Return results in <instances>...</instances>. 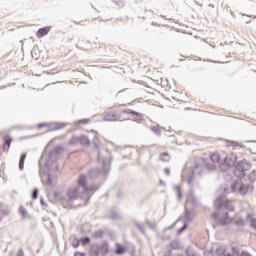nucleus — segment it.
Listing matches in <instances>:
<instances>
[{
	"mask_svg": "<svg viewBox=\"0 0 256 256\" xmlns=\"http://www.w3.org/2000/svg\"><path fill=\"white\" fill-rule=\"evenodd\" d=\"M96 191H99V185H93L91 188H87V176H85V174H81L78 178V186L68 189V198L57 192H54V197L57 201H60V203L68 205L70 209H75L77 207H81V203H75V201H79V199H81L87 203Z\"/></svg>",
	"mask_w": 256,
	"mask_h": 256,
	"instance_id": "nucleus-1",
	"label": "nucleus"
},
{
	"mask_svg": "<svg viewBox=\"0 0 256 256\" xmlns=\"http://www.w3.org/2000/svg\"><path fill=\"white\" fill-rule=\"evenodd\" d=\"M103 169H92L88 172V177L91 179V181H97V184H92L90 187H87V189H91L93 185L96 187L99 186V189L101 188V185H103V182L105 179H107V173H109V169L107 168V162L104 160L102 162Z\"/></svg>",
	"mask_w": 256,
	"mask_h": 256,
	"instance_id": "nucleus-2",
	"label": "nucleus"
},
{
	"mask_svg": "<svg viewBox=\"0 0 256 256\" xmlns=\"http://www.w3.org/2000/svg\"><path fill=\"white\" fill-rule=\"evenodd\" d=\"M241 179L242 178H239L238 180L232 182L231 191L232 193H239V195L245 197L247 193H253L255 186H253L252 184H245Z\"/></svg>",
	"mask_w": 256,
	"mask_h": 256,
	"instance_id": "nucleus-3",
	"label": "nucleus"
},
{
	"mask_svg": "<svg viewBox=\"0 0 256 256\" xmlns=\"http://www.w3.org/2000/svg\"><path fill=\"white\" fill-rule=\"evenodd\" d=\"M251 167H253V165L247 159L238 160L234 166L233 174L238 179H244L247 175V171H250Z\"/></svg>",
	"mask_w": 256,
	"mask_h": 256,
	"instance_id": "nucleus-4",
	"label": "nucleus"
},
{
	"mask_svg": "<svg viewBox=\"0 0 256 256\" xmlns=\"http://www.w3.org/2000/svg\"><path fill=\"white\" fill-rule=\"evenodd\" d=\"M214 207L218 209V211H229L230 213H233L235 211V207L231 203V201L227 200V196L224 194H220L216 200L214 201Z\"/></svg>",
	"mask_w": 256,
	"mask_h": 256,
	"instance_id": "nucleus-5",
	"label": "nucleus"
},
{
	"mask_svg": "<svg viewBox=\"0 0 256 256\" xmlns=\"http://www.w3.org/2000/svg\"><path fill=\"white\" fill-rule=\"evenodd\" d=\"M62 151L63 147L61 146H56L53 150L49 151L48 158L45 162V167H47V169H51V167H57V157Z\"/></svg>",
	"mask_w": 256,
	"mask_h": 256,
	"instance_id": "nucleus-6",
	"label": "nucleus"
},
{
	"mask_svg": "<svg viewBox=\"0 0 256 256\" xmlns=\"http://www.w3.org/2000/svg\"><path fill=\"white\" fill-rule=\"evenodd\" d=\"M109 253V243L102 242L101 245L99 244H92L90 247V256H105Z\"/></svg>",
	"mask_w": 256,
	"mask_h": 256,
	"instance_id": "nucleus-7",
	"label": "nucleus"
},
{
	"mask_svg": "<svg viewBox=\"0 0 256 256\" xmlns=\"http://www.w3.org/2000/svg\"><path fill=\"white\" fill-rule=\"evenodd\" d=\"M212 219L214 221H217L215 224H212L213 229H217V225L226 227V225H229L233 221V219L229 217V212H225L224 216L220 218H219V212H214L212 214Z\"/></svg>",
	"mask_w": 256,
	"mask_h": 256,
	"instance_id": "nucleus-8",
	"label": "nucleus"
},
{
	"mask_svg": "<svg viewBox=\"0 0 256 256\" xmlns=\"http://www.w3.org/2000/svg\"><path fill=\"white\" fill-rule=\"evenodd\" d=\"M77 143H79L80 145H83L84 147H89V145H91V141L89 140V137L85 135L72 136V138L69 140V145H77Z\"/></svg>",
	"mask_w": 256,
	"mask_h": 256,
	"instance_id": "nucleus-9",
	"label": "nucleus"
},
{
	"mask_svg": "<svg viewBox=\"0 0 256 256\" xmlns=\"http://www.w3.org/2000/svg\"><path fill=\"white\" fill-rule=\"evenodd\" d=\"M238 157L235 154L226 155L221 163V167H226L227 169H231V167H235L237 165Z\"/></svg>",
	"mask_w": 256,
	"mask_h": 256,
	"instance_id": "nucleus-10",
	"label": "nucleus"
},
{
	"mask_svg": "<svg viewBox=\"0 0 256 256\" xmlns=\"http://www.w3.org/2000/svg\"><path fill=\"white\" fill-rule=\"evenodd\" d=\"M195 215L196 212L195 210H189L187 208H185V221L186 223H191V221H193V219H195Z\"/></svg>",
	"mask_w": 256,
	"mask_h": 256,
	"instance_id": "nucleus-11",
	"label": "nucleus"
},
{
	"mask_svg": "<svg viewBox=\"0 0 256 256\" xmlns=\"http://www.w3.org/2000/svg\"><path fill=\"white\" fill-rule=\"evenodd\" d=\"M195 169H199L198 163H195L194 167L191 168L190 170V174L188 175V178H187L188 185H193V181L195 179Z\"/></svg>",
	"mask_w": 256,
	"mask_h": 256,
	"instance_id": "nucleus-12",
	"label": "nucleus"
},
{
	"mask_svg": "<svg viewBox=\"0 0 256 256\" xmlns=\"http://www.w3.org/2000/svg\"><path fill=\"white\" fill-rule=\"evenodd\" d=\"M11 143H13V138L9 135L4 136L3 138V149L4 151H9L11 147Z\"/></svg>",
	"mask_w": 256,
	"mask_h": 256,
	"instance_id": "nucleus-13",
	"label": "nucleus"
},
{
	"mask_svg": "<svg viewBox=\"0 0 256 256\" xmlns=\"http://www.w3.org/2000/svg\"><path fill=\"white\" fill-rule=\"evenodd\" d=\"M104 119L106 120V121H119V118H118V115H117V113H115V112H108L106 115H105V117H104Z\"/></svg>",
	"mask_w": 256,
	"mask_h": 256,
	"instance_id": "nucleus-14",
	"label": "nucleus"
},
{
	"mask_svg": "<svg viewBox=\"0 0 256 256\" xmlns=\"http://www.w3.org/2000/svg\"><path fill=\"white\" fill-rule=\"evenodd\" d=\"M49 31H51V27L40 28L37 31V37L41 39V37H45V35H47Z\"/></svg>",
	"mask_w": 256,
	"mask_h": 256,
	"instance_id": "nucleus-15",
	"label": "nucleus"
},
{
	"mask_svg": "<svg viewBox=\"0 0 256 256\" xmlns=\"http://www.w3.org/2000/svg\"><path fill=\"white\" fill-rule=\"evenodd\" d=\"M126 251H127V248H125L123 244L116 243V250H115L116 255H125Z\"/></svg>",
	"mask_w": 256,
	"mask_h": 256,
	"instance_id": "nucleus-16",
	"label": "nucleus"
},
{
	"mask_svg": "<svg viewBox=\"0 0 256 256\" xmlns=\"http://www.w3.org/2000/svg\"><path fill=\"white\" fill-rule=\"evenodd\" d=\"M241 248L237 246L231 247V253H227L225 256H241Z\"/></svg>",
	"mask_w": 256,
	"mask_h": 256,
	"instance_id": "nucleus-17",
	"label": "nucleus"
},
{
	"mask_svg": "<svg viewBox=\"0 0 256 256\" xmlns=\"http://www.w3.org/2000/svg\"><path fill=\"white\" fill-rule=\"evenodd\" d=\"M226 147H240V149H247V146L235 141H227Z\"/></svg>",
	"mask_w": 256,
	"mask_h": 256,
	"instance_id": "nucleus-18",
	"label": "nucleus"
},
{
	"mask_svg": "<svg viewBox=\"0 0 256 256\" xmlns=\"http://www.w3.org/2000/svg\"><path fill=\"white\" fill-rule=\"evenodd\" d=\"M247 179L249 181V185H253V183H255L256 181V170H252L248 175H247Z\"/></svg>",
	"mask_w": 256,
	"mask_h": 256,
	"instance_id": "nucleus-19",
	"label": "nucleus"
},
{
	"mask_svg": "<svg viewBox=\"0 0 256 256\" xmlns=\"http://www.w3.org/2000/svg\"><path fill=\"white\" fill-rule=\"evenodd\" d=\"M25 159H27V154H21L20 160H19V170L23 171L25 169Z\"/></svg>",
	"mask_w": 256,
	"mask_h": 256,
	"instance_id": "nucleus-20",
	"label": "nucleus"
},
{
	"mask_svg": "<svg viewBox=\"0 0 256 256\" xmlns=\"http://www.w3.org/2000/svg\"><path fill=\"white\" fill-rule=\"evenodd\" d=\"M19 213L20 215H22L23 219H30V215L29 212L27 211V209H25V207L20 206L19 207Z\"/></svg>",
	"mask_w": 256,
	"mask_h": 256,
	"instance_id": "nucleus-21",
	"label": "nucleus"
},
{
	"mask_svg": "<svg viewBox=\"0 0 256 256\" xmlns=\"http://www.w3.org/2000/svg\"><path fill=\"white\" fill-rule=\"evenodd\" d=\"M210 160L212 163H219V161H221V155H219V153L212 154Z\"/></svg>",
	"mask_w": 256,
	"mask_h": 256,
	"instance_id": "nucleus-22",
	"label": "nucleus"
},
{
	"mask_svg": "<svg viewBox=\"0 0 256 256\" xmlns=\"http://www.w3.org/2000/svg\"><path fill=\"white\" fill-rule=\"evenodd\" d=\"M71 245L74 249H77L79 245H81V240L77 239V237H74L72 239Z\"/></svg>",
	"mask_w": 256,
	"mask_h": 256,
	"instance_id": "nucleus-23",
	"label": "nucleus"
},
{
	"mask_svg": "<svg viewBox=\"0 0 256 256\" xmlns=\"http://www.w3.org/2000/svg\"><path fill=\"white\" fill-rule=\"evenodd\" d=\"M134 121H136V123L143 121V114L136 111L134 114Z\"/></svg>",
	"mask_w": 256,
	"mask_h": 256,
	"instance_id": "nucleus-24",
	"label": "nucleus"
},
{
	"mask_svg": "<svg viewBox=\"0 0 256 256\" xmlns=\"http://www.w3.org/2000/svg\"><path fill=\"white\" fill-rule=\"evenodd\" d=\"M65 127V123H55L54 127H52V131H59V129H63Z\"/></svg>",
	"mask_w": 256,
	"mask_h": 256,
	"instance_id": "nucleus-25",
	"label": "nucleus"
},
{
	"mask_svg": "<svg viewBox=\"0 0 256 256\" xmlns=\"http://www.w3.org/2000/svg\"><path fill=\"white\" fill-rule=\"evenodd\" d=\"M215 255L217 256H222V255H227L225 254V248L219 246L216 250H215Z\"/></svg>",
	"mask_w": 256,
	"mask_h": 256,
	"instance_id": "nucleus-26",
	"label": "nucleus"
},
{
	"mask_svg": "<svg viewBox=\"0 0 256 256\" xmlns=\"http://www.w3.org/2000/svg\"><path fill=\"white\" fill-rule=\"evenodd\" d=\"M80 243L84 246L89 245V243H91V238L89 236L82 237L80 238Z\"/></svg>",
	"mask_w": 256,
	"mask_h": 256,
	"instance_id": "nucleus-27",
	"label": "nucleus"
},
{
	"mask_svg": "<svg viewBox=\"0 0 256 256\" xmlns=\"http://www.w3.org/2000/svg\"><path fill=\"white\" fill-rule=\"evenodd\" d=\"M104 231L103 230H97L94 234L93 237L94 239H101V237H103L104 235Z\"/></svg>",
	"mask_w": 256,
	"mask_h": 256,
	"instance_id": "nucleus-28",
	"label": "nucleus"
},
{
	"mask_svg": "<svg viewBox=\"0 0 256 256\" xmlns=\"http://www.w3.org/2000/svg\"><path fill=\"white\" fill-rule=\"evenodd\" d=\"M151 131L155 133L158 137H161V129H159L157 126H152Z\"/></svg>",
	"mask_w": 256,
	"mask_h": 256,
	"instance_id": "nucleus-29",
	"label": "nucleus"
},
{
	"mask_svg": "<svg viewBox=\"0 0 256 256\" xmlns=\"http://www.w3.org/2000/svg\"><path fill=\"white\" fill-rule=\"evenodd\" d=\"M187 227H189V224H187V222H184L183 226L178 229L177 235H181V233H183L187 229Z\"/></svg>",
	"mask_w": 256,
	"mask_h": 256,
	"instance_id": "nucleus-30",
	"label": "nucleus"
},
{
	"mask_svg": "<svg viewBox=\"0 0 256 256\" xmlns=\"http://www.w3.org/2000/svg\"><path fill=\"white\" fill-rule=\"evenodd\" d=\"M146 225H148L149 229H152V231H155V229H157V224L152 223L149 220H146Z\"/></svg>",
	"mask_w": 256,
	"mask_h": 256,
	"instance_id": "nucleus-31",
	"label": "nucleus"
},
{
	"mask_svg": "<svg viewBox=\"0 0 256 256\" xmlns=\"http://www.w3.org/2000/svg\"><path fill=\"white\" fill-rule=\"evenodd\" d=\"M165 157H169L168 152H163V153L160 154V161H163L164 163L169 161V159H165Z\"/></svg>",
	"mask_w": 256,
	"mask_h": 256,
	"instance_id": "nucleus-32",
	"label": "nucleus"
},
{
	"mask_svg": "<svg viewBox=\"0 0 256 256\" xmlns=\"http://www.w3.org/2000/svg\"><path fill=\"white\" fill-rule=\"evenodd\" d=\"M39 198V189L38 188H34L32 191V199H38Z\"/></svg>",
	"mask_w": 256,
	"mask_h": 256,
	"instance_id": "nucleus-33",
	"label": "nucleus"
},
{
	"mask_svg": "<svg viewBox=\"0 0 256 256\" xmlns=\"http://www.w3.org/2000/svg\"><path fill=\"white\" fill-rule=\"evenodd\" d=\"M235 225H236L237 227H245V221H243V219L240 218V219H238V220L235 221Z\"/></svg>",
	"mask_w": 256,
	"mask_h": 256,
	"instance_id": "nucleus-34",
	"label": "nucleus"
},
{
	"mask_svg": "<svg viewBox=\"0 0 256 256\" xmlns=\"http://www.w3.org/2000/svg\"><path fill=\"white\" fill-rule=\"evenodd\" d=\"M170 247H171V249H174V250L179 249V242L178 241H172L170 243Z\"/></svg>",
	"mask_w": 256,
	"mask_h": 256,
	"instance_id": "nucleus-35",
	"label": "nucleus"
},
{
	"mask_svg": "<svg viewBox=\"0 0 256 256\" xmlns=\"http://www.w3.org/2000/svg\"><path fill=\"white\" fill-rule=\"evenodd\" d=\"M135 110H131V109H124L122 110V113H125L126 115H135Z\"/></svg>",
	"mask_w": 256,
	"mask_h": 256,
	"instance_id": "nucleus-36",
	"label": "nucleus"
},
{
	"mask_svg": "<svg viewBox=\"0 0 256 256\" xmlns=\"http://www.w3.org/2000/svg\"><path fill=\"white\" fill-rule=\"evenodd\" d=\"M137 229H139V231H141V233H145V225L138 223L136 224Z\"/></svg>",
	"mask_w": 256,
	"mask_h": 256,
	"instance_id": "nucleus-37",
	"label": "nucleus"
},
{
	"mask_svg": "<svg viewBox=\"0 0 256 256\" xmlns=\"http://www.w3.org/2000/svg\"><path fill=\"white\" fill-rule=\"evenodd\" d=\"M87 123H89V119H87V118L80 119V120L78 121V124H79V125H87Z\"/></svg>",
	"mask_w": 256,
	"mask_h": 256,
	"instance_id": "nucleus-38",
	"label": "nucleus"
},
{
	"mask_svg": "<svg viewBox=\"0 0 256 256\" xmlns=\"http://www.w3.org/2000/svg\"><path fill=\"white\" fill-rule=\"evenodd\" d=\"M93 145H94L95 149H98V147H99V138L94 137Z\"/></svg>",
	"mask_w": 256,
	"mask_h": 256,
	"instance_id": "nucleus-39",
	"label": "nucleus"
},
{
	"mask_svg": "<svg viewBox=\"0 0 256 256\" xmlns=\"http://www.w3.org/2000/svg\"><path fill=\"white\" fill-rule=\"evenodd\" d=\"M251 227H252V229H255V231H256V218L251 220Z\"/></svg>",
	"mask_w": 256,
	"mask_h": 256,
	"instance_id": "nucleus-40",
	"label": "nucleus"
},
{
	"mask_svg": "<svg viewBox=\"0 0 256 256\" xmlns=\"http://www.w3.org/2000/svg\"><path fill=\"white\" fill-rule=\"evenodd\" d=\"M116 5H120L121 7H123V5H125V2L123 0H115Z\"/></svg>",
	"mask_w": 256,
	"mask_h": 256,
	"instance_id": "nucleus-41",
	"label": "nucleus"
},
{
	"mask_svg": "<svg viewBox=\"0 0 256 256\" xmlns=\"http://www.w3.org/2000/svg\"><path fill=\"white\" fill-rule=\"evenodd\" d=\"M163 256H173V251L167 250L166 252H164Z\"/></svg>",
	"mask_w": 256,
	"mask_h": 256,
	"instance_id": "nucleus-42",
	"label": "nucleus"
},
{
	"mask_svg": "<svg viewBox=\"0 0 256 256\" xmlns=\"http://www.w3.org/2000/svg\"><path fill=\"white\" fill-rule=\"evenodd\" d=\"M177 197H178V201H181V199H183V192H177Z\"/></svg>",
	"mask_w": 256,
	"mask_h": 256,
	"instance_id": "nucleus-43",
	"label": "nucleus"
},
{
	"mask_svg": "<svg viewBox=\"0 0 256 256\" xmlns=\"http://www.w3.org/2000/svg\"><path fill=\"white\" fill-rule=\"evenodd\" d=\"M43 127H47V123H39V124L37 125V128H38V129H43Z\"/></svg>",
	"mask_w": 256,
	"mask_h": 256,
	"instance_id": "nucleus-44",
	"label": "nucleus"
},
{
	"mask_svg": "<svg viewBox=\"0 0 256 256\" xmlns=\"http://www.w3.org/2000/svg\"><path fill=\"white\" fill-rule=\"evenodd\" d=\"M110 218L111 219H117V213H115V212H110Z\"/></svg>",
	"mask_w": 256,
	"mask_h": 256,
	"instance_id": "nucleus-45",
	"label": "nucleus"
},
{
	"mask_svg": "<svg viewBox=\"0 0 256 256\" xmlns=\"http://www.w3.org/2000/svg\"><path fill=\"white\" fill-rule=\"evenodd\" d=\"M174 191H176V193H179L181 191V186L175 185L174 186Z\"/></svg>",
	"mask_w": 256,
	"mask_h": 256,
	"instance_id": "nucleus-46",
	"label": "nucleus"
},
{
	"mask_svg": "<svg viewBox=\"0 0 256 256\" xmlns=\"http://www.w3.org/2000/svg\"><path fill=\"white\" fill-rule=\"evenodd\" d=\"M164 173H165V175L170 176L171 175V170L169 168H165Z\"/></svg>",
	"mask_w": 256,
	"mask_h": 256,
	"instance_id": "nucleus-47",
	"label": "nucleus"
},
{
	"mask_svg": "<svg viewBox=\"0 0 256 256\" xmlns=\"http://www.w3.org/2000/svg\"><path fill=\"white\" fill-rule=\"evenodd\" d=\"M116 197H118V199H123V192L118 191Z\"/></svg>",
	"mask_w": 256,
	"mask_h": 256,
	"instance_id": "nucleus-48",
	"label": "nucleus"
},
{
	"mask_svg": "<svg viewBox=\"0 0 256 256\" xmlns=\"http://www.w3.org/2000/svg\"><path fill=\"white\" fill-rule=\"evenodd\" d=\"M40 203L42 207H47V203H45V200H43V198L40 199Z\"/></svg>",
	"mask_w": 256,
	"mask_h": 256,
	"instance_id": "nucleus-49",
	"label": "nucleus"
},
{
	"mask_svg": "<svg viewBox=\"0 0 256 256\" xmlns=\"http://www.w3.org/2000/svg\"><path fill=\"white\" fill-rule=\"evenodd\" d=\"M74 256H85V253H83V252H75Z\"/></svg>",
	"mask_w": 256,
	"mask_h": 256,
	"instance_id": "nucleus-50",
	"label": "nucleus"
},
{
	"mask_svg": "<svg viewBox=\"0 0 256 256\" xmlns=\"http://www.w3.org/2000/svg\"><path fill=\"white\" fill-rule=\"evenodd\" d=\"M212 253H213V248L204 252V255H212Z\"/></svg>",
	"mask_w": 256,
	"mask_h": 256,
	"instance_id": "nucleus-51",
	"label": "nucleus"
},
{
	"mask_svg": "<svg viewBox=\"0 0 256 256\" xmlns=\"http://www.w3.org/2000/svg\"><path fill=\"white\" fill-rule=\"evenodd\" d=\"M185 253H186L187 256L193 255V252H189V248H187V249L185 250Z\"/></svg>",
	"mask_w": 256,
	"mask_h": 256,
	"instance_id": "nucleus-52",
	"label": "nucleus"
},
{
	"mask_svg": "<svg viewBox=\"0 0 256 256\" xmlns=\"http://www.w3.org/2000/svg\"><path fill=\"white\" fill-rule=\"evenodd\" d=\"M245 143H256L255 140H246Z\"/></svg>",
	"mask_w": 256,
	"mask_h": 256,
	"instance_id": "nucleus-53",
	"label": "nucleus"
},
{
	"mask_svg": "<svg viewBox=\"0 0 256 256\" xmlns=\"http://www.w3.org/2000/svg\"><path fill=\"white\" fill-rule=\"evenodd\" d=\"M160 185H163L165 187V182L163 180H160Z\"/></svg>",
	"mask_w": 256,
	"mask_h": 256,
	"instance_id": "nucleus-54",
	"label": "nucleus"
},
{
	"mask_svg": "<svg viewBox=\"0 0 256 256\" xmlns=\"http://www.w3.org/2000/svg\"><path fill=\"white\" fill-rule=\"evenodd\" d=\"M188 256H197V253L188 254Z\"/></svg>",
	"mask_w": 256,
	"mask_h": 256,
	"instance_id": "nucleus-55",
	"label": "nucleus"
},
{
	"mask_svg": "<svg viewBox=\"0 0 256 256\" xmlns=\"http://www.w3.org/2000/svg\"><path fill=\"white\" fill-rule=\"evenodd\" d=\"M98 159H101V152L98 151Z\"/></svg>",
	"mask_w": 256,
	"mask_h": 256,
	"instance_id": "nucleus-56",
	"label": "nucleus"
},
{
	"mask_svg": "<svg viewBox=\"0 0 256 256\" xmlns=\"http://www.w3.org/2000/svg\"><path fill=\"white\" fill-rule=\"evenodd\" d=\"M176 223H177V222H174L173 225L169 227V229H172V227H175V224H176Z\"/></svg>",
	"mask_w": 256,
	"mask_h": 256,
	"instance_id": "nucleus-57",
	"label": "nucleus"
},
{
	"mask_svg": "<svg viewBox=\"0 0 256 256\" xmlns=\"http://www.w3.org/2000/svg\"><path fill=\"white\" fill-rule=\"evenodd\" d=\"M123 121H133V119L128 118V119H124Z\"/></svg>",
	"mask_w": 256,
	"mask_h": 256,
	"instance_id": "nucleus-58",
	"label": "nucleus"
},
{
	"mask_svg": "<svg viewBox=\"0 0 256 256\" xmlns=\"http://www.w3.org/2000/svg\"><path fill=\"white\" fill-rule=\"evenodd\" d=\"M48 183L51 185V178L48 177Z\"/></svg>",
	"mask_w": 256,
	"mask_h": 256,
	"instance_id": "nucleus-59",
	"label": "nucleus"
},
{
	"mask_svg": "<svg viewBox=\"0 0 256 256\" xmlns=\"http://www.w3.org/2000/svg\"><path fill=\"white\" fill-rule=\"evenodd\" d=\"M105 152H106V153H109V149H106Z\"/></svg>",
	"mask_w": 256,
	"mask_h": 256,
	"instance_id": "nucleus-60",
	"label": "nucleus"
},
{
	"mask_svg": "<svg viewBox=\"0 0 256 256\" xmlns=\"http://www.w3.org/2000/svg\"><path fill=\"white\" fill-rule=\"evenodd\" d=\"M249 17H253L254 19H256V16H249Z\"/></svg>",
	"mask_w": 256,
	"mask_h": 256,
	"instance_id": "nucleus-61",
	"label": "nucleus"
},
{
	"mask_svg": "<svg viewBox=\"0 0 256 256\" xmlns=\"http://www.w3.org/2000/svg\"><path fill=\"white\" fill-rule=\"evenodd\" d=\"M161 17H162V19H165V16H164V15H162Z\"/></svg>",
	"mask_w": 256,
	"mask_h": 256,
	"instance_id": "nucleus-62",
	"label": "nucleus"
},
{
	"mask_svg": "<svg viewBox=\"0 0 256 256\" xmlns=\"http://www.w3.org/2000/svg\"><path fill=\"white\" fill-rule=\"evenodd\" d=\"M249 23H251V21H249V22H246V24H249Z\"/></svg>",
	"mask_w": 256,
	"mask_h": 256,
	"instance_id": "nucleus-63",
	"label": "nucleus"
},
{
	"mask_svg": "<svg viewBox=\"0 0 256 256\" xmlns=\"http://www.w3.org/2000/svg\"><path fill=\"white\" fill-rule=\"evenodd\" d=\"M169 21H173V19H169Z\"/></svg>",
	"mask_w": 256,
	"mask_h": 256,
	"instance_id": "nucleus-64",
	"label": "nucleus"
}]
</instances>
